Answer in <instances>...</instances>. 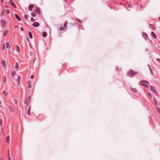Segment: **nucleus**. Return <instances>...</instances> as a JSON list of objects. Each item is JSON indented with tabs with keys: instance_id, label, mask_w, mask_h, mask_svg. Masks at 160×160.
Listing matches in <instances>:
<instances>
[{
	"instance_id": "nucleus-1",
	"label": "nucleus",
	"mask_w": 160,
	"mask_h": 160,
	"mask_svg": "<svg viewBox=\"0 0 160 160\" xmlns=\"http://www.w3.org/2000/svg\"><path fill=\"white\" fill-rule=\"evenodd\" d=\"M137 72H135L132 70L131 69L130 70V71L127 72V75L128 77H131L132 76L137 75Z\"/></svg>"
},
{
	"instance_id": "nucleus-2",
	"label": "nucleus",
	"mask_w": 160,
	"mask_h": 160,
	"mask_svg": "<svg viewBox=\"0 0 160 160\" xmlns=\"http://www.w3.org/2000/svg\"><path fill=\"white\" fill-rule=\"evenodd\" d=\"M141 82L140 84L144 86L147 88H149V86L148 85V84H149V82L146 81H140Z\"/></svg>"
},
{
	"instance_id": "nucleus-3",
	"label": "nucleus",
	"mask_w": 160,
	"mask_h": 160,
	"mask_svg": "<svg viewBox=\"0 0 160 160\" xmlns=\"http://www.w3.org/2000/svg\"><path fill=\"white\" fill-rule=\"evenodd\" d=\"M1 22L2 27L3 28H5V26L7 24V22L5 20L2 19L1 20Z\"/></svg>"
},
{
	"instance_id": "nucleus-4",
	"label": "nucleus",
	"mask_w": 160,
	"mask_h": 160,
	"mask_svg": "<svg viewBox=\"0 0 160 160\" xmlns=\"http://www.w3.org/2000/svg\"><path fill=\"white\" fill-rule=\"evenodd\" d=\"M9 3L12 5V6L14 8H17L15 4L14 3L13 1L12 0H10L9 1Z\"/></svg>"
},
{
	"instance_id": "nucleus-5",
	"label": "nucleus",
	"mask_w": 160,
	"mask_h": 160,
	"mask_svg": "<svg viewBox=\"0 0 160 160\" xmlns=\"http://www.w3.org/2000/svg\"><path fill=\"white\" fill-rule=\"evenodd\" d=\"M34 11L35 12L38 14L39 15L40 14V10L39 8L36 7Z\"/></svg>"
},
{
	"instance_id": "nucleus-6",
	"label": "nucleus",
	"mask_w": 160,
	"mask_h": 160,
	"mask_svg": "<svg viewBox=\"0 0 160 160\" xmlns=\"http://www.w3.org/2000/svg\"><path fill=\"white\" fill-rule=\"evenodd\" d=\"M31 99V96H29V97L27 99L25 103L28 105L29 104V103L30 102V100Z\"/></svg>"
},
{
	"instance_id": "nucleus-7",
	"label": "nucleus",
	"mask_w": 160,
	"mask_h": 160,
	"mask_svg": "<svg viewBox=\"0 0 160 160\" xmlns=\"http://www.w3.org/2000/svg\"><path fill=\"white\" fill-rule=\"evenodd\" d=\"M150 89L151 91L153 92H154L155 94L157 93V92L156 91L155 89L154 88V87L152 86H151L150 87Z\"/></svg>"
},
{
	"instance_id": "nucleus-8",
	"label": "nucleus",
	"mask_w": 160,
	"mask_h": 160,
	"mask_svg": "<svg viewBox=\"0 0 160 160\" xmlns=\"http://www.w3.org/2000/svg\"><path fill=\"white\" fill-rule=\"evenodd\" d=\"M32 25L34 27H37L39 26L40 25L38 22H36L33 23V24H32Z\"/></svg>"
},
{
	"instance_id": "nucleus-9",
	"label": "nucleus",
	"mask_w": 160,
	"mask_h": 160,
	"mask_svg": "<svg viewBox=\"0 0 160 160\" xmlns=\"http://www.w3.org/2000/svg\"><path fill=\"white\" fill-rule=\"evenodd\" d=\"M34 6L32 4L30 5L28 7V9L30 11H32V8H34Z\"/></svg>"
},
{
	"instance_id": "nucleus-10",
	"label": "nucleus",
	"mask_w": 160,
	"mask_h": 160,
	"mask_svg": "<svg viewBox=\"0 0 160 160\" xmlns=\"http://www.w3.org/2000/svg\"><path fill=\"white\" fill-rule=\"evenodd\" d=\"M2 65L5 68L7 67L5 61V60H2Z\"/></svg>"
},
{
	"instance_id": "nucleus-11",
	"label": "nucleus",
	"mask_w": 160,
	"mask_h": 160,
	"mask_svg": "<svg viewBox=\"0 0 160 160\" xmlns=\"http://www.w3.org/2000/svg\"><path fill=\"white\" fill-rule=\"evenodd\" d=\"M8 33L9 31L8 30H6L3 32V36L4 37H6L8 34Z\"/></svg>"
},
{
	"instance_id": "nucleus-12",
	"label": "nucleus",
	"mask_w": 160,
	"mask_h": 160,
	"mask_svg": "<svg viewBox=\"0 0 160 160\" xmlns=\"http://www.w3.org/2000/svg\"><path fill=\"white\" fill-rule=\"evenodd\" d=\"M151 35L155 39H156L157 38L156 35L155 33L153 32H152Z\"/></svg>"
},
{
	"instance_id": "nucleus-13",
	"label": "nucleus",
	"mask_w": 160,
	"mask_h": 160,
	"mask_svg": "<svg viewBox=\"0 0 160 160\" xmlns=\"http://www.w3.org/2000/svg\"><path fill=\"white\" fill-rule=\"evenodd\" d=\"M15 18L17 19L19 21H20L21 20V18L17 14H15Z\"/></svg>"
},
{
	"instance_id": "nucleus-14",
	"label": "nucleus",
	"mask_w": 160,
	"mask_h": 160,
	"mask_svg": "<svg viewBox=\"0 0 160 160\" xmlns=\"http://www.w3.org/2000/svg\"><path fill=\"white\" fill-rule=\"evenodd\" d=\"M142 35L144 37V38L145 39H147L148 38V36L146 33L144 32L142 33Z\"/></svg>"
},
{
	"instance_id": "nucleus-15",
	"label": "nucleus",
	"mask_w": 160,
	"mask_h": 160,
	"mask_svg": "<svg viewBox=\"0 0 160 160\" xmlns=\"http://www.w3.org/2000/svg\"><path fill=\"white\" fill-rule=\"evenodd\" d=\"M6 47L8 49H10L11 47L10 45L8 42H6Z\"/></svg>"
},
{
	"instance_id": "nucleus-16",
	"label": "nucleus",
	"mask_w": 160,
	"mask_h": 160,
	"mask_svg": "<svg viewBox=\"0 0 160 160\" xmlns=\"http://www.w3.org/2000/svg\"><path fill=\"white\" fill-rule=\"evenodd\" d=\"M9 108L10 110L12 112H13L14 111V108L12 107L9 106Z\"/></svg>"
},
{
	"instance_id": "nucleus-17",
	"label": "nucleus",
	"mask_w": 160,
	"mask_h": 160,
	"mask_svg": "<svg viewBox=\"0 0 160 160\" xmlns=\"http://www.w3.org/2000/svg\"><path fill=\"white\" fill-rule=\"evenodd\" d=\"M21 79V77L20 75H18V78L17 79V81L18 82V84H19L20 82V81Z\"/></svg>"
},
{
	"instance_id": "nucleus-18",
	"label": "nucleus",
	"mask_w": 160,
	"mask_h": 160,
	"mask_svg": "<svg viewBox=\"0 0 160 160\" xmlns=\"http://www.w3.org/2000/svg\"><path fill=\"white\" fill-rule=\"evenodd\" d=\"M131 90L132 92H134L135 93H136L137 92V90L136 88H131Z\"/></svg>"
},
{
	"instance_id": "nucleus-19",
	"label": "nucleus",
	"mask_w": 160,
	"mask_h": 160,
	"mask_svg": "<svg viewBox=\"0 0 160 160\" xmlns=\"http://www.w3.org/2000/svg\"><path fill=\"white\" fill-rule=\"evenodd\" d=\"M149 26L152 29H155L154 25L153 24H149Z\"/></svg>"
},
{
	"instance_id": "nucleus-20",
	"label": "nucleus",
	"mask_w": 160,
	"mask_h": 160,
	"mask_svg": "<svg viewBox=\"0 0 160 160\" xmlns=\"http://www.w3.org/2000/svg\"><path fill=\"white\" fill-rule=\"evenodd\" d=\"M10 139V136L9 135H8L6 138V142L7 143H9Z\"/></svg>"
},
{
	"instance_id": "nucleus-21",
	"label": "nucleus",
	"mask_w": 160,
	"mask_h": 160,
	"mask_svg": "<svg viewBox=\"0 0 160 160\" xmlns=\"http://www.w3.org/2000/svg\"><path fill=\"white\" fill-rule=\"evenodd\" d=\"M42 36L44 37H46L47 36V33L46 32H43L42 33Z\"/></svg>"
},
{
	"instance_id": "nucleus-22",
	"label": "nucleus",
	"mask_w": 160,
	"mask_h": 160,
	"mask_svg": "<svg viewBox=\"0 0 160 160\" xmlns=\"http://www.w3.org/2000/svg\"><path fill=\"white\" fill-rule=\"evenodd\" d=\"M29 35V37L31 39H32V32L30 31H29L28 32Z\"/></svg>"
},
{
	"instance_id": "nucleus-23",
	"label": "nucleus",
	"mask_w": 160,
	"mask_h": 160,
	"mask_svg": "<svg viewBox=\"0 0 160 160\" xmlns=\"http://www.w3.org/2000/svg\"><path fill=\"white\" fill-rule=\"evenodd\" d=\"M31 107L30 106L29 107V108L28 109V110L27 112V114H28L29 115H30V109Z\"/></svg>"
},
{
	"instance_id": "nucleus-24",
	"label": "nucleus",
	"mask_w": 160,
	"mask_h": 160,
	"mask_svg": "<svg viewBox=\"0 0 160 160\" xmlns=\"http://www.w3.org/2000/svg\"><path fill=\"white\" fill-rule=\"evenodd\" d=\"M16 50L18 52H19L20 51V49L19 47L18 46H16Z\"/></svg>"
},
{
	"instance_id": "nucleus-25",
	"label": "nucleus",
	"mask_w": 160,
	"mask_h": 160,
	"mask_svg": "<svg viewBox=\"0 0 160 160\" xmlns=\"http://www.w3.org/2000/svg\"><path fill=\"white\" fill-rule=\"evenodd\" d=\"M67 21H66V22L64 23V27L66 29L67 28Z\"/></svg>"
},
{
	"instance_id": "nucleus-26",
	"label": "nucleus",
	"mask_w": 160,
	"mask_h": 160,
	"mask_svg": "<svg viewBox=\"0 0 160 160\" xmlns=\"http://www.w3.org/2000/svg\"><path fill=\"white\" fill-rule=\"evenodd\" d=\"M2 93L6 96H7L8 94V92L4 90L3 91Z\"/></svg>"
},
{
	"instance_id": "nucleus-27",
	"label": "nucleus",
	"mask_w": 160,
	"mask_h": 160,
	"mask_svg": "<svg viewBox=\"0 0 160 160\" xmlns=\"http://www.w3.org/2000/svg\"><path fill=\"white\" fill-rule=\"evenodd\" d=\"M153 102H154V103L156 105H158V102H157V101H156V100L155 99H153Z\"/></svg>"
},
{
	"instance_id": "nucleus-28",
	"label": "nucleus",
	"mask_w": 160,
	"mask_h": 160,
	"mask_svg": "<svg viewBox=\"0 0 160 160\" xmlns=\"http://www.w3.org/2000/svg\"><path fill=\"white\" fill-rule=\"evenodd\" d=\"M31 15L33 17H35L36 16V14L34 12H32L31 13Z\"/></svg>"
},
{
	"instance_id": "nucleus-29",
	"label": "nucleus",
	"mask_w": 160,
	"mask_h": 160,
	"mask_svg": "<svg viewBox=\"0 0 160 160\" xmlns=\"http://www.w3.org/2000/svg\"><path fill=\"white\" fill-rule=\"evenodd\" d=\"M16 74V72L15 71H14L12 72V76H14L15 74Z\"/></svg>"
},
{
	"instance_id": "nucleus-30",
	"label": "nucleus",
	"mask_w": 160,
	"mask_h": 160,
	"mask_svg": "<svg viewBox=\"0 0 160 160\" xmlns=\"http://www.w3.org/2000/svg\"><path fill=\"white\" fill-rule=\"evenodd\" d=\"M148 68H149V70H150V72H151V74H152L153 72H152V70L151 68L149 67V65H148Z\"/></svg>"
},
{
	"instance_id": "nucleus-31",
	"label": "nucleus",
	"mask_w": 160,
	"mask_h": 160,
	"mask_svg": "<svg viewBox=\"0 0 160 160\" xmlns=\"http://www.w3.org/2000/svg\"><path fill=\"white\" fill-rule=\"evenodd\" d=\"M1 131H2V134H4V128H3V127H2L1 128Z\"/></svg>"
},
{
	"instance_id": "nucleus-32",
	"label": "nucleus",
	"mask_w": 160,
	"mask_h": 160,
	"mask_svg": "<svg viewBox=\"0 0 160 160\" xmlns=\"http://www.w3.org/2000/svg\"><path fill=\"white\" fill-rule=\"evenodd\" d=\"M4 79H3V81L4 83H5L6 82V77L5 76H4Z\"/></svg>"
},
{
	"instance_id": "nucleus-33",
	"label": "nucleus",
	"mask_w": 160,
	"mask_h": 160,
	"mask_svg": "<svg viewBox=\"0 0 160 160\" xmlns=\"http://www.w3.org/2000/svg\"><path fill=\"white\" fill-rule=\"evenodd\" d=\"M15 68H19V65L17 62L16 63Z\"/></svg>"
},
{
	"instance_id": "nucleus-34",
	"label": "nucleus",
	"mask_w": 160,
	"mask_h": 160,
	"mask_svg": "<svg viewBox=\"0 0 160 160\" xmlns=\"http://www.w3.org/2000/svg\"><path fill=\"white\" fill-rule=\"evenodd\" d=\"M64 28L63 27H62V26H61L60 28H59V30L62 31L64 30Z\"/></svg>"
},
{
	"instance_id": "nucleus-35",
	"label": "nucleus",
	"mask_w": 160,
	"mask_h": 160,
	"mask_svg": "<svg viewBox=\"0 0 160 160\" xmlns=\"http://www.w3.org/2000/svg\"><path fill=\"white\" fill-rule=\"evenodd\" d=\"M5 48V43H4L2 46V49L4 50Z\"/></svg>"
},
{
	"instance_id": "nucleus-36",
	"label": "nucleus",
	"mask_w": 160,
	"mask_h": 160,
	"mask_svg": "<svg viewBox=\"0 0 160 160\" xmlns=\"http://www.w3.org/2000/svg\"><path fill=\"white\" fill-rule=\"evenodd\" d=\"M28 17H29V16L28 15H24V18L26 19H27L28 18Z\"/></svg>"
},
{
	"instance_id": "nucleus-37",
	"label": "nucleus",
	"mask_w": 160,
	"mask_h": 160,
	"mask_svg": "<svg viewBox=\"0 0 160 160\" xmlns=\"http://www.w3.org/2000/svg\"><path fill=\"white\" fill-rule=\"evenodd\" d=\"M157 110L158 112L160 114V109L158 108H157Z\"/></svg>"
},
{
	"instance_id": "nucleus-38",
	"label": "nucleus",
	"mask_w": 160,
	"mask_h": 160,
	"mask_svg": "<svg viewBox=\"0 0 160 160\" xmlns=\"http://www.w3.org/2000/svg\"><path fill=\"white\" fill-rule=\"evenodd\" d=\"M4 13V10H2V12H1V13H0V15L1 16H2L3 15V14Z\"/></svg>"
},
{
	"instance_id": "nucleus-39",
	"label": "nucleus",
	"mask_w": 160,
	"mask_h": 160,
	"mask_svg": "<svg viewBox=\"0 0 160 160\" xmlns=\"http://www.w3.org/2000/svg\"><path fill=\"white\" fill-rule=\"evenodd\" d=\"M6 12L7 14H9L10 12V11H9V10H8V9H7L6 10Z\"/></svg>"
},
{
	"instance_id": "nucleus-40",
	"label": "nucleus",
	"mask_w": 160,
	"mask_h": 160,
	"mask_svg": "<svg viewBox=\"0 0 160 160\" xmlns=\"http://www.w3.org/2000/svg\"><path fill=\"white\" fill-rule=\"evenodd\" d=\"M29 54L31 56H32L33 55V53L32 51H30Z\"/></svg>"
},
{
	"instance_id": "nucleus-41",
	"label": "nucleus",
	"mask_w": 160,
	"mask_h": 160,
	"mask_svg": "<svg viewBox=\"0 0 160 160\" xmlns=\"http://www.w3.org/2000/svg\"><path fill=\"white\" fill-rule=\"evenodd\" d=\"M31 88V84H29L28 86L27 87V89H28V88Z\"/></svg>"
},
{
	"instance_id": "nucleus-42",
	"label": "nucleus",
	"mask_w": 160,
	"mask_h": 160,
	"mask_svg": "<svg viewBox=\"0 0 160 160\" xmlns=\"http://www.w3.org/2000/svg\"><path fill=\"white\" fill-rule=\"evenodd\" d=\"M31 21L32 22H34L35 21V20L33 18H31Z\"/></svg>"
},
{
	"instance_id": "nucleus-43",
	"label": "nucleus",
	"mask_w": 160,
	"mask_h": 160,
	"mask_svg": "<svg viewBox=\"0 0 160 160\" xmlns=\"http://www.w3.org/2000/svg\"><path fill=\"white\" fill-rule=\"evenodd\" d=\"M2 122L1 119H0V126L2 125Z\"/></svg>"
},
{
	"instance_id": "nucleus-44",
	"label": "nucleus",
	"mask_w": 160,
	"mask_h": 160,
	"mask_svg": "<svg viewBox=\"0 0 160 160\" xmlns=\"http://www.w3.org/2000/svg\"><path fill=\"white\" fill-rule=\"evenodd\" d=\"M156 60L159 63H160V59L157 58L156 59Z\"/></svg>"
},
{
	"instance_id": "nucleus-45",
	"label": "nucleus",
	"mask_w": 160,
	"mask_h": 160,
	"mask_svg": "<svg viewBox=\"0 0 160 160\" xmlns=\"http://www.w3.org/2000/svg\"><path fill=\"white\" fill-rule=\"evenodd\" d=\"M76 20H77V21H79L80 23H81V20H80L78 18H77Z\"/></svg>"
},
{
	"instance_id": "nucleus-46",
	"label": "nucleus",
	"mask_w": 160,
	"mask_h": 160,
	"mask_svg": "<svg viewBox=\"0 0 160 160\" xmlns=\"http://www.w3.org/2000/svg\"><path fill=\"white\" fill-rule=\"evenodd\" d=\"M20 29L22 31H23L24 30V29L22 27H21V28H20Z\"/></svg>"
},
{
	"instance_id": "nucleus-47",
	"label": "nucleus",
	"mask_w": 160,
	"mask_h": 160,
	"mask_svg": "<svg viewBox=\"0 0 160 160\" xmlns=\"http://www.w3.org/2000/svg\"><path fill=\"white\" fill-rule=\"evenodd\" d=\"M148 95H149V97H150L151 98H152L151 95V94L150 93H148Z\"/></svg>"
},
{
	"instance_id": "nucleus-48",
	"label": "nucleus",
	"mask_w": 160,
	"mask_h": 160,
	"mask_svg": "<svg viewBox=\"0 0 160 160\" xmlns=\"http://www.w3.org/2000/svg\"><path fill=\"white\" fill-rule=\"evenodd\" d=\"M8 155L9 156V149L8 150Z\"/></svg>"
},
{
	"instance_id": "nucleus-49",
	"label": "nucleus",
	"mask_w": 160,
	"mask_h": 160,
	"mask_svg": "<svg viewBox=\"0 0 160 160\" xmlns=\"http://www.w3.org/2000/svg\"><path fill=\"white\" fill-rule=\"evenodd\" d=\"M34 78V75H32V76H31V78H32H32Z\"/></svg>"
},
{
	"instance_id": "nucleus-50",
	"label": "nucleus",
	"mask_w": 160,
	"mask_h": 160,
	"mask_svg": "<svg viewBox=\"0 0 160 160\" xmlns=\"http://www.w3.org/2000/svg\"><path fill=\"white\" fill-rule=\"evenodd\" d=\"M8 159H9V160H11V159L10 158L9 155L8 156Z\"/></svg>"
},
{
	"instance_id": "nucleus-51",
	"label": "nucleus",
	"mask_w": 160,
	"mask_h": 160,
	"mask_svg": "<svg viewBox=\"0 0 160 160\" xmlns=\"http://www.w3.org/2000/svg\"><path fill=\"white\" fill-rule=\"evenodd\" d=\"M28 83L29 84H30V81H29L28 82Z\"/></svg>"
},
{
	"instance_id": "nucleus-52",
	"label": "nucleus",
	"mask_w": 160,
	"mask_h": 160,
	"mask_svg": "<svg viewBox=\"0 0 160 160\" xmlns=\"http://www.w3.org/2000/svg\"><path fill=\"white\" fill-rule=\"evenodd\" d=\"M140 8H143V6L142 5H140Z\"/></svg>"
},
{
	"instance_id": "nucleus-53",
	"label": "nucleus",
	"mask_w": 160,
	"mask_h": 160,
	"mask_svg": "<svg viewBox=\"0 0 160 160\" xmlns=\"http://www.w3.org/2000/svg\"><path fill=\"white\" fill-rule=\"evenodd\" d=\"M4 7H5V8H8V7L6 5H4Z\"/></svg>"
},
{
	"instance_id": "nucleus-54",
	"label": "nucleus",
	"mask_w": 160,
	"mask_h": 160,
	"mask_svg": "<svg viewBox=\"0 0 160 160\" xmlns=\"http://www.w3.org/2000/svg\"><path fill=\"white\" fill-rule=\"evenodd\" d=\"M36 58H35L34 60V61H33V63H34V62L35 60H36Z\"/></svg>"
},
{
	"instance_id": "nucleus-55",
	"label": "nucleus",
	"mask_w": 160,
	"mask_h": 160,
	"mask_svg": "<svg viewBox=\"0 0 160 160\" xmlns=\"http://www.w3.org/2000/svg\"><path fill=\"white\" fill-rule=\"evenodd\" d=\"M26 38H27V41H29L28 39L27 38V37H26Z\"/></svg>"
},
{
	"instance_id": "nucleus-56",
	"label": "nucleus",
	"mask_w": 160,
	"mask_h": 160,
	"mask_svg": "<svg viewBox=\"0 0 160 160\" xmlns=\"http://www.w3.org/2000/svg\"><path fill=\"white\" fill-rule=\"evenodd\" d=\"M1 1L2 3L3 2V0H1Z\"/></svg>"
},
{
	"instance_id": "nucleus-57",
	"label": "nucleus",
	"mask_w": 160,
	"mask_h": 160,
	"mask_svg": "<svg viewBox=\"0 0 160 160\" xmlns=\"http://www.w3.org/2000/svg\"><path fill=\"white\" fill-rule=\"evenodd\" d=\"M64 1L65 2H67V0H64Z\"/></svg>"
},
{
	"instance_id": "nucleus-58",
	"label": "nucleus",
	"mask_w": 160,
	"mask_h": 160,
	"mask_svg": "<svg viewBox=\"0 0 160 160\" xmlns=\"http://www.w3.org/2000/svg\"><path fill=\"white\" fill-rule=\"evenodd\" d=\"M158 20H160V17L158 18Z\"/></svg>"
},
{
	"instance_id": "nucleus-59",
	"label": "nucleus",
	"mask_w": 160,
	"mask_h": 160,
	"mask_svg": "<svg viewBox=\"0 0 160 160\" xmlns=\"http://www.w3.org/2000/svg\"><path fill=\"white\" fill-rule=\"evenodd\" d=\"M1 101H0V104H1Z\"/></svg>"
}]
</instances>
